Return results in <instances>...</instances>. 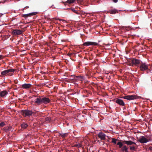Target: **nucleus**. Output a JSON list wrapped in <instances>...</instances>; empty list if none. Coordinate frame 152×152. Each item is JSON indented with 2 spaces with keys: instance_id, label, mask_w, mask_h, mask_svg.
Returning a JSON list of instances; mask_svg holds the SVG:
<instances>
[{
  "instance_id": "1",
  "label": "nucleus",
  "mask_w": 152,
  "mask_h": 152,
  "mask_svg": "<svg viewBox=\"0 0 152 152\" xmlns=\"http://www.w3.org/2000/svg\"><path fill=\"white\" fill-rule=\"evenodd\" d=\"M50 100V99L46 97H43L37 98L35 99V103H37L38 104L40 105L42 104H46L49 103Z\"/></svg>"
},
{
  "instance_id": "2",
  "label": "nucleus",
  "mask_w": 152,
  "mask_h": 152,
  "mask_svg": "<svg viewBox=\"0 0 152 152\" xmlns=\"http://www.w3.org/2000/svg\"><path fill=\"white\" fill-rule=\"evenodd\" d=\"M123 143L126 144L127 146H129V149L131 151H134L136 148L135 145L137 144L135 142L131 140H124Z\"/></svg>"
},
{
  "instance_id": "3",
  "label": "nucleus",
  "mask_w": 152,
  "mask_h": 152,
  "mask_svg": "<svg viewBox=\"0 0 152 152\" xmlns=\"http://www.w3.org/2000/svg\"><path fill=\"white\" fill-rule=\"evenodd\" d=\"M127 61L129 63H132V65H135L137 66H138L139 64L141 62V61L140 59L134 58L129 59Z\"/></svg>"
},
{
  "instance_id": "4",
  "label": "nucleus",
  "mask_w": 152,
  "mask_h": 152,
  "mask_svg": "<svg viewBox=\"0 0 152 152\" xmlns=\"http://www.w3.org/2000/svg\"><path fill=\"white\" fill-rule=\"evenodd\" d=\"M121 98L129 100H133L135 99H138L140 98H141V97L134 95H127L126 96L121 97Z\"/></svg>"
},
{
  "instance_id": "5",
  "label": "nucleus",
  "mask_w": 152,
  "mask_h": 152,
  "mask_svg": "<svg viewBox=\"0 0 152 152\" xmlns=\"http://www.w3.org/2000/svg\"><path fill=\"white\" fill-rule=\"evenodd\" d=\"M15 71V69H11L3 71L1 73L3 75H9L11 76L13 75V73Z\"/></svg>"
},
{
  "instance_id": "6",
  "label": "nucleus",
  "mask_w": 152,
  "mask_h": 152,
  "mask_svg": "<svg viewBox=\"0 0 152 152\" xmlns=\"http://www.w3.org/2000/svg\"><path fill=\"white\" fill-rule=\"evenodd\" d=\"M152 139L149 137L146 138L143 136H142L139 137L138 141L141 143H145L149 142L152 141Z\"/></svg>"
},
{
  "instance_id": "7",
  "label": "nucleus",
  "mask_w": 152,
  "mask_h": 152,
  "mask_svg": "<svg viewBox=\"0 0 152 152\" xmlns=\"http://www.w3.org/2000/svg\"><path fill=\"white\" fill-rule=\"evenodd\" d=\"M71 78L69 80V82H73L74 81H77L79 78H80V80L83 79V77L81 76H75L74 75H71L70 76Z\"/></svg>"
},
{
  "instance_id": "8",
  "label": "nucleus",
  "mask_w": 152,
  "mask_h": 152,
  "mask_svg": "<svg viewBox=\"0 0 152 152\" xmlns=\"http://www.w3.org/2000/svg\"><path fill=\"white\" fill-rule=\"evenodd\" d=\"M21 113L23 116H27L32 115L33 112L31 110H22Z\"/></svg>"
},
{
  "instance_id": "9",
  "label": "nucleus",
  "mask_w": 152,
  "mask_h": 152,
  "mask_svg": "<svg viewBox=\"0 0 152 152\" xmlns=\"http://www.w3.org/2000/svg\"><path fill=\"white\" fill-rule=\"evenodd\" d=\"M140 68L141 70L145 71L148 69V65L145 63L141 62Z\"/></svg>"
},
{
  "instance_id": "10",
  "label": "nucleus",
  "mask_w": 152,
  "mask_h": 152,
  "mask_svg": "<svg viewBox=\"0 0 152 152\" xmlns=\"http://www.w3.org/2000/svg\"><path fill=\"white\" fill-rule=\"evenodd\" d=\"M97 136L101 140H104L106 139V134L102 132H99Z\"/></svg>"
},
{
  "instance_id": "11",
  "label": "nucleus",
  "mask_w": 152,
  "mask_h": 152,
  "mask_svg": "<svg viewBox=\"0 0 152 152\" xmlns=\"http://www.w3.org/2000/svg\"><path fill=\"white\" fill-rule=\"evenodd\" d=\"M98 45V43H97L89 41L86 42L83 44L84 46H86L91 45Z\"/></svg>"
},
{
  "instance_id": "12",
  "label": "nucleus",
  "mask_w": 152,
  "mask_h": 152,
  "mask_svg": "<svg viewBox=\"0 0 152 152\" xmlns=\"http://www.w3.org/2000/svg\"><path fill=\"white\" fill-rule=\"evenodd\" d=\"M23 33L22 31L19 29H14L12 31V33L15 35L21 34Z\"/></svg>"
},
{
  "instance_id": "13",
  "label": "nucleus",
  "mask_w": 152,
  "mask_h": 152,
  "mask_svg": "<svg viewBox=\"0 0 152 152\" xmlns=\"http://www.w3.org/2000/svg\"><path fill=\"white\" fill-rule=\"evenodd\" d=\"M115 102L116 103L120 105L121 106H124L125 105V103L123 100L121 99L118 98H116L115 99Z\"/></svg>"
},
{
  "instance_id": "14",
  "label": "nucleus",
  "mask_w": 152,
  "mask_h": 152,
  "mask_svg": "<svg viewBox=\"0 0 152 152\" xmlns=\"http://www.w3.org/2000/svg\"><path fill=\"white\" fill-rule=\"evenodd\" d=\"M37 12H34L30 13L27 14H24L23 15V17L25 18H27L28 17H30L31 16L35 15L37 13Z\"/></svg>"
},
{
  "instance_id": "15",
  "label": "nucleus",
  "mask_w": 152,
  "mask_h": 152,
  "mask_svg": "<svg viewBox=\"0 0 152 152\" xmlns=\"http://www.w3.org/2000/svg\"><path fill=\"white\" fill-rule=\"evenodd\" d=\"M8 94V93L6 90H4L0 92V96L1 97H4L6 96Z\"/></svg>"
},
{
  "instance_id": "16",
  "label": "nucleus",
  "mask_w": 152,
  "mask_h": 152,
  "mask_svg": "<svg viewBox=\"0 0 152 152\" xmlns=\"http://www.w3.org/2000/svg\"><path fill=\"white\" fill-rule=\"evenodd\" d=\"M31 85L29 83H25L23 84L22 86V88L25 89H27L30 88L31 86Z\"/></svg>"
},
{
  "instance_id": "17",
  "label": "nucleus",
  "mask_w": 152,
  "mask_h": 152,
  "mask_svg": "<svg viewBox=\"0 0 152 152\" xmlns=\"http://www.w3.org/2000/svg\"><path fill=\"white\" fill-rule=\"evenodd\" d=\"M122 151L125 152H128V148L126 145H124L121 148Z\"/></svg>"
},
{
  "instance_id": "18",
  "label": "nucleus",
  "mask_w": 152,
  "mask_h": 152,
  "mask_svg": "<svg viewBox=\"0 0 152 152\" xmlns=\"http://www.w3.org/2000/svg\"><path fill=\"white\" fill-rule=\"evenodd\" d=\"M28 126V125L26 123H24L21 124V126L22 129H26Z\"/></svg>"
},
{
  "instance_id": "19",
  "label": "nucleus",
  "mask_w": 152,
  "mask_h": 152,
  "mask_svg": "<svg viewBox=\"0 0 152 152\" xmlns=\"http://www.w3.org/2000/svg\"><path fill=\"white\" fill-rule=\"evenodd\" d=\"M117 10L115 9H112L109 10L108 13H110L111 14H114L117 13Z\"/></svg>"
},
{
  "instance_id": "20",
  "label": "nucleus",
  "mask_w": 152,
  "mask_h": 152,
  "mask_svg": "<svg viewBox=\"0 0 152 152\" xmlns=\"http://www.w3.org/2000/svg\"><path fill=\"white\" fill-rule=\"evenodd\" d=\"M117 145L119 146V148H121L124 145L123 143L120 141L118 142L117 143Z\"/></svg>"
},
{
  "instance_id": "21",
  "label": "nucleus",
  "mask_w": 152,
  "mask_h": 152,
  "mask_svg": "<svg viewBox=\"0 0 152 152\" xmlns=\"http://www.w3.org/2000/svg\"><path fill=\"white\" fill-rule=\"evenodd\" d=\"M76 0H67L65 2L66 3L71 4L74 2Z\"/></svg>"
},
{
  "instance_id": "22",
  "label": "nucleus",
  "mask_w": 152,
  "mask_h": 152,
  "mask_svg": "<svg viewBox=\"0 0 152 152\" xmlns=\"http://www.w3.org/2000/svg\"><path fill=\"white\" fill-rule=\"evenodd\" d=\"M119 141V140L115 139L114 138H112V141L111 142L114 143L115 144H117V141Z\"/></svg>"
},
{
  "instance_id": "23",
  "label": "nucleus",
  "mask_w": 152,
  "mask_h": 152,
  "mask_svg": "<svg viewBox=\"0 0 152 152\" xmlns=\"http://www.w3.org/2000/svg\"><path fill=\"white\" fill-rule=\"evenodd\" d=\"M67 9H69L70 10H71L72 11L74 12L75 13H76L77 14H79L77 10H76L74 8H67Z\"/></svg>"
},
{
  "instance_id": "24",
  "label": "nucleus",
  "mask_w": 152,
  "mask_h": 152,
  "mask_svg": "<svg viewBox=\"0 0 152 152\" xmlns=\"http://www.w3.org/2000/svg\"><path fill=\"white\" fill-rule=\"evenodd\" d=\"M68 135V133H63L61 137L62 138H64L66 137Z\"/></svg>"
},
{
  "instance_id": "25",
  "label": "nucleus",
  "mask_w": 152,
  "mask_h": 152,
  "mask_svg": "<svg viewBox=\"0 0 152 152\" xmlns=\"http://www.w3.org/2000/svg\"><path fill=\"white\" fill-rule=\"evenodd\" d=\"M75 146L76 147L79 148L82 147V145L80 143H76L75 145Z\"/></svg>"
},
{
  "instance_id": "26",
  "label": "nucleus",
  "mask_w": 152,
  "mask_h": 152,
  "mask_svg": "<svg viewBox=\"0 0 152 152\" xmlns=\"http://www.w3.org/2000/svg\"><path fill=\"white\" fill-rule=\"evenodd\" d=\"M45 120L46 121L50 122L51 120V118L50 117H47L45 118Z\"/></svg>"
},
{
  "instance_id": "27",
  "label": "nucleus",
  "mask_w": 152,
  "mask_h": 152,
  "mask_svg": "<svg viewBox=\"0 0 152 152\" xmlns=\"http://www.w3.org/2000/svg\"><path fill=\"white\" fill-rule=\"evenodd\" d=\"M8 130H9V131H12L13 130V129L12 128V127L11 126H9L7 127Z\"/></svg>"
},
{
  "instance_id": "28",
  "label": "nucleus",
  "mask_w": 152,
  "mask_h": 152,
  "mask_svg": "<svg viewBox=\"0 0 152 152\" xmlns=\"http://www.w3.org/2000/svg\"><path fill=\"white\" fill-rule=\"evenodd\" d=\"M5 125V124L3 122H1L0 123V126L1 127Z\"/></svg>"
},
{
  "instance_id": "29",
  "label": "nucleus",
  "mask_w": 152,
  "mask_h": 152,
  "mask_svg": "<svg viewBox=\"0 0 152 152\" xmlns=\"http://www.w3.org/2000/svg\"><path fill=\"white\" fill-rule=\"evenodd\" d=\"M58 134H59V136H60L61 137L63 133L62 132H58Z\"/></svg>"
},
{
  "instance_id": "30",
  "label": "nucleus",
  "mask_w": 152,
  "mask_h": 152,
  "mask_svg": "<svg viewBox=\"0 0 152 152\" xmlns=\"http://www.w3.org/2000/svg\"><path fill=\"white\" fill-rule=\"evenodd\" d=\"M3 58V56L2 55H0V60L2 59Z\"/></svg>"
},
{
  "instance_id": "31",
  "label": "nucleus",
  "mask_w": 152,
  "mask_h": 152,
  "mask_svg": "<svg viewBox=\"0 0 152 152\" xmlns=\"http://www.w3.org/2000/svg\"><path fill=\"white\" fill-rule=\"evenodd\" d=\"M25 8H26V9H28V8H29V6H26V7H24V9L23 10V11L24 10V9Z\"/></svg>"
},
{
  "instance_id": "32",
  "label": "nucleus",
  "mask_w": 152,
  "mask_h": 152,
  "mask_svg": "<svg viewBox=\"0 0 152 152\" xmlns=\"http://www.w3.org/2000/svg\"><path fill=\"white\" fill-rule=\"evenodd\" d=\"M113 2L116 3L118 2V0H113Z\"/></svg>"
},
{
  "instance_id": "33",
  "label": "nucleus",
  "mask_w": 152,
  "mask_h": 152,
  "mask_svg": "<svg viewBox=\"0 0 152 152\" xmlns=\"http://www.w3.org/2000/svg\"><path fill=\"white\" fill-rule=\"evenodd\" d=\"M5 131L6 132H7L8 131H9V130H8V128L7 127V128H6L5 129Z\"/></svg>"
},
{
  "instance_id": "34",
  "label": "nucleus",
  "mask_w": 152,
  "mask_h": 152,
  "mask_svg": "<svg viewBox=\"0 0 152 152\" xmlns=\"http://www.w3.org/2000/svg\"><path fill=\"white\" fill-rule=\"evenodd\" d=\"M149 150L151 151H152V147H149Z\"/></svg>"
},
{
  "instance_id": "35",
  "label": "nucleus",
  "mask_w": 152,
  "mask_h": 152,
  "mask_svg": "<svg viewBox=\"0 0 152 152\" xmlns=\"http://www.w3.org/2000/svg\"><path fill=\"white\" fill-rule=\"evenodd\" d=\"M107 45V46H109L110 45V44H108Z\"/></svg>"
},
{
  "instance_id": "36",
  "label": "nucleus",
  "mask_w": 152,
  "mask_h": 152,
  "mask_svg": "<svg viewBox=\"0 0 152 152\" xmlns=\"http://www.w3.org/2000/svg\"><path fill=\"white\" fill-rule=\"evenodd\" d=\"M68 55H69V56H70V54H68Z\"/></svg>"
}]
</instances>
